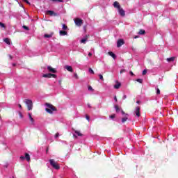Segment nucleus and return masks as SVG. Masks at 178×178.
<instances>
[{
	"instance_id": "f257e3e1",
	"label": "nucleus",
	"mask_w": 178,
	"mask_h": 178,
	"mask_svg": "<svg viewBox=\"0 0 178 178\" xmlns=\"http://www.w3.org/2000/svg\"><path fill=\"white\" fill-rule=\"evenodd\" d=\"M45 106V111L46 112H47V113H50V115H52L54 112H56V108L54 106V105L49 103H46Z\"/></svg>"
},
{
	"instance_id": "f03ea898",
	"label": "nucleus",
	"mask_w": 178,
	"mask_h": 178,
	"mask_svg": "<svg viewBox=\"0 0 178 178\" xmlns=\"http://www.w3.org/2000/svg\"><path fill=\"white\" fill-rule=\"evenodd\" d=\"M49 162L51 166H52L54 169H56V170H59V169H60V166L59 165V164H58V163H56V161H55V160L50 159L49 160Z\"/></svg>"
},
{
	"instance_id": "7ed1b4c3",
	"label": "nucleus",
	"mask_w": 178,
	"mask_h": 178,
	"mask_svg": "<svg viewBox=\"0 0 178 178\" xmlns=\"http://www.w3.org/2000/svg\"><path fill=\"white\" fill-rule=\"evenodd\" d=\"M24 103L27 106L28 111L33 109V101H31V99H26L24 100Z\"/></svg>"
},
{
	"instance_id": "20e7f679",
	"label": "nucleus",
	"mask_w": 178,
	"mask_h": 178,
	"mask_svg": "<svg viewBox=\"0 0 178 178\" xmlns=\"http://www.w3.org/2000/svg\"><path fill=\"white\" fill-rule=\"evenodd\" d=\"M20 159H22V161L24 159H26L27 162H30V154H29L28 153H25V156H21Z\"/></svg>"
},
{
	"instance_id": "39448f33",
	"label": "nucleus",
	"mask_w": 178,
	"mask_h": 178,
	"mask_svg": "<svg viewBox=\"0 0 178 178\" xmlns=\"http://www.w3.org/2000/svg\"><path fill=\"white\" fill-rule=\"evenodd\" d=\"M74 23L76 26H81V24H83V20L79 19V18H76L74 19Z\"/></svg>"
},
{
	"instance_id": "423d86ee",
	"label": "nucleus",
	"mask_w": 178,
	"mask_h": 178,
	"mask_svg": "<svg viewBox=\"0 0 178 178\" xmlns=\"http://www.w3.org/2000/svg\"><path fill=\"white\" fill-rule=\"evenodd\" d=\"M74 134H73V136L75 138H77V136L78 137H81L83 136V134L81 133H80L79 131H76L74 130Z\"/></svg>"
},
{
	"instance_id": "0eeeda50",
	"label": "nucleus",
	"mask_w": 178,
	"mask_h": 178,
	"mask_svg": "<svg viewBox=\"0 0 178 178\" xmlns=\"http://www.w3.org/2000/svg\"><path fill=\"white\" fill-rule=\"evenodd\" d=\"M118 13L122 17L126 15V12H124V10L122 8H118Z\"/></svg>"
},
{
	"instance_id": "6e6552de",
	"label": "nucleus",
	"mask_w": 178,
	"mask_h": 178,
	"mask_svg": "<svg viewBox=\"0 0 178 178\" xmlns=\"http://www.w3.org/2000/svg\"><path fill=\"white\" fill-rule=\"evenodd\" d=\"M47 13L50 16H59V14L52 10H47Z\"/></svg>"
},
{
	"instance_id": "1a4fd4ad",
	"label": "nucleus",
	"mask_w": 178,
	"mask_h": 178,
	"mask_svg": "<svg viewBox=\"0 0 178 178\" xmlns=\"http://www.w3.org/2000/svg\"><path fill=\"white\" fill-rule=\"evenodd\" d=\"M123 44H124V42L123 41L122 39L118 40L117 42L118 48H120V47H122V45H123Z\"/></svg>"
},
{
	"instance_id": "9d476101",
	"label": "nucleus",
	"mask_w": 178,
	"mask_h": 178,
	"mask_svg": "<svg viewBox=\"0 0 178 178\" xmlns=\"http://www.w3.org/2000/svg\"><path fill=\"white\" fill-rule=\"evenodd\" d=\"M140 106H137L135 109V113L138 118H140Z\"/></svg>"
},
{
	"instance_id": "9b49d317",
	"label": "nucleus",
	"mask_w": 178,
	"mask_h": 178,
	"mask_svg": "<svg viewBox=\"0 0 178 178\" xmlns=\"http://www.w3.org/2000/svg\"><path fill=\"white\" fill-rule=\"evenodd\" d=\"M28 116H29V120H30V121H31V124H32L33 126H34V124H35V121H34V118H33V117L31 116V113H28Z\"/></svg>"
},
{
	"instance_id": "f8f14e48",
	"label": "nucleus",
	"mask_w": 178,
	"mask_h": 178,
	"mask_svg": "<svg viewBox=\"0 0 178 178\" xmlns=\"http://www.w3.org/2000/svg\"><path fill=\"white\" fill-rule=\"evenodd\" d=\"M88 37H90V35H86L85 38L81 39L80 42L81 44H86V42H87V40H88Z\"/></svg>"
},
{
	"instance_id": "ddd939ff",
	"label": "nucleus",
	"mask_w": 178,
	"mask_h": 178,
	"mask_svg": "<svg viewBox=\"0 0 178 178\" xmlns=\"http://www.w3.org/2000/svg\"><path fill=\"white\" fill-rule=\"evenodd\" d=\"M47 70H49V72H50V73H56V70H55L51 66H48Z\"/></svg>"
},
{
	"instance_id": "4468645a",
	"label": "nucleus",
	"mask_w": 178,
	"mask_h": 178,
	"mask_svg": "<svg viewBox=\"0 0 178 178\" xmlns=\"http://www.w3.org/2000/svg\"><path fill=\"white\" fill-rule=\"evenodd\" d=\"M114 8H116V9L119 10L120 7V4H119V2L115 1L113 3Z\"/></svg>"
},
{
	"instance_id": "2eb2a0df",
	"label": "nucleus",
	"mask_w": 178,
	"mask_h": 178,
	"mask_svg": "<svg viewBox=\"0 0 178 178\" xmlns=\"http://www.w3.org/2000/svg\"><path fill=\"white\" fill-rule=\"evenodd\" d=\"M65 69H66L68 72H73V67L70 65H65Z\"/></svg>"
},
{
	"instance_id": "dca6fc26",
	"label": "nucleus",
	"mask_w": 178,
	"mask_h": 178,
	"mask_svg": "<svg viewBox=\"0 0 178 178\" xmlns=\"http://www.w3.org/2000/svg\"><path fill=\"white\" fill-rule=\"evenodd\" d=\"M59 34L61 36L67 35V32L66 31H60Z\"/></svg>"
},
{
	"instance_id": "f3484780",
	"label": "nucleus",
	"mask_w": 178,
	"mask_h": 178,
	"mask_svg": "<svg viewBox=\"0 0 178 178\" xmlns=\"http://www.w3.org/2000/svg\"><path fill=\"white\" fill-rule=\"evenodd\" d=\"M51 73L49 74H44L42 75V77H44V79H51Z\"/></svg>"
},
{
	"instance_id": "a211bd4d",
	"label": "nucleus",
	"mask_w": 178,
	"mask_h": 178,
	"mask_svg": "<svg viewBox=\"0 0 178 178\" xmlns=\"http://www.w3.org/2000/svg\"><path fill=\"white\" fill-rule=\"evenodd\" d=\"M54 35V33L50 34H44V38H51V37Z\"/></svg>"
},
{
	"instance_id": "6ab92c4d",
	"label": "nucleus",
	"mask_w": 178,
	"mask_h": 178,
	"mask_svg": "<svg viewBox=\"0 0 178 178\" xmlns=\"http://www.w3.org/2000/svg\"><path fill=\"white\" fill-rule=\"evenodd\" d=\"M120 83L118 82L115 86H114V88H115V90H118L119 88H120Z\"/></svg>"
},
{
	"instance_id": "aec40b11",
	"label": "nucleus",
	"mask_w": 178,
	"mask_h": 178,
	"mask_svg": "<svg viewBox=\"0 0 178 178\" xmlns=\"http://www.w3.org/2000/svg\"><path fill=\"white\" fill-rule=\"evenodd\" d=\"M3 41L6 44H8V45H10V40H9V38H4Z\"/></svg>"
},
{
	"instance_id": "412c9836",
	"label": "nucleus",
	"mask_w": 178,
	"mask_h": 178,
	"mask_svg": "<svg viewBox=\"0 0 178 178\" xmlns=\"http://www.w3.org/2000/svg\"><path fill=\"white\" fill-rule=\"evenodd\" d=\"M108 55H110V56H112V58H113V59H115V58H116V55L114 54L113 52H112V51H109V52H108Z\"/></svg>"
},
{
	"instance_id": "4be33fe9",
	"label": "nucleus",
	"mask_w": 178,
	"mask_h": 178,
	"mask_svg": "<svg viewBox=\"0 0 178 178\" xmlns=\"http://www.w3.org/2000/svg\"><path fill=\"white\" fill-rule=\"evenodd\" d=\"M138 34H140V35H143V34H145V31L140 29L138 32Z\"/></svg>"
},
{
	"instance_id": "5701e85b",
	"label": "nucleus",
	"mask_w": 178,
	"mask_h": 178,
	"mask_svg": "<svg viewBox=\"0 0 178 178\" xmlns=\"http://www.w3.org/2000/svg\"><path fill=\"white\" fill-rule=\"evenodd\" d=\"M167 60L168 62H173L175 60V57L168 58H167Z\"/></svg>"
},
{
	"instance_id": "b1692460",
	"label": "nucleus",
	"mask_w": 178,
	"mask_h": 178,
	"mask_svg": "<svg viewBox=\"0 0 178 178\" xmlns=\"http://www.w3.org/2000/svg\"><path fill=\"white\" fill-rule=\"evenodd\" d=\"M114 108H115L117 113L120 111V108H119V106H118V105H115Z\"/></svg>"
},
{
	"instance_id": "393cba45",
	"label": "nucleus",
	"mask_w": 178,
	"mask_h": 178,
	"mask_svg": "<svg viewBox=\"0 0 178 178\" xmlns=\"http://www.w3.org/2000/svg\"><path fill=\"white\" fill-rule=\"evenodd\" d=\"M127 117H125V118H123L122 119V123H124V122H127Z\"/></svg>"
},
{
	"instance_id": "a878e982",
	"label": "nucleus",
	"mask_w": 178,
	"mask_h": 178,
	"mask_svg": "<svg viewBox=\"0 0 178 178\" xmlns=\"http://www.w3.org/2000/svg\"><path fill=\"white\" fill-rule=\"evenodd\" d=\"M63 30H67V26L65 24H63Z\"/></svg>"
},
{
	"instance_id": "bb28decb",
	"label": "nucleus",
	"mask_w": 178,
	"mask_h": 178,
	"mask_svg": "<svg viewBox=\"0 0 178 178\" xmlns=\"http://www.w3.org/2000/svg\"><path fill=\"white\" fill-rule=\"evenodd\" d=\"M88 91H94V89H92V87H91V86H89L88 87Z\"/></svg>"
},
{
	"instance_id": "cd10ccee",
	"label": "nucleus",
	"mask_w": 178,
	"mask_h": 178,
	"mask_svg": "<svg viewBox=\"0 0 178 178\" xmlns=\"http://www.w3.org/2000/svg\"><path fill=\"white\" fill-rule=\"evenodd\" d=\"M22 27H23V29H24V30H26V31L30 30V29H29V27L26 26V25H24Z\"/></svg>"
},
{
	"instance_id": "c85d7f7f",
	"label": "nucleus",
	"mask_w": 178,
	"mask_h": 178,
	"mask_svg": "<svg viewBox=\"0 0 178 178\" xmlns=\"http://www.w3.org/2000/svg\"><path fill=\"white\" fill-rule=\"evenodd\" d=\"M136 81H137L138 83H140V84L143 83V79H136Z\"/></svg>"
},
{
	"instance_id": "c756f323",
	"label": "nucleus",
	"mask_w": 178,
	"mask_h": 178,
	"mask_svg": "<svg viewBox=\"0 0 178 178\" xmlns=\"http://www.w3.org/2000/svg\"><path fill=\"white\" fill-rule=\"evenodd\" d=\"M52 2H63V0H51Z\"/></svg>"
},
{
	"instance_id": "7c9ffc66",
	"label": "nucleus",
	"mask_w": 178,
	"mask_h": 178,
	"mask_svg": "<svg viewBox=\"0 0 178 178\" xmlns=\"http://www.w3.org/2000/svg\"><path fill=\"white\" fill-rule=\"evenodd\" d=\"M89 73H90L91 74H94V70H92V69L89 68Z\"/></svg>"
},
{
	"instance_id": "2f4dec72",
	"label": "nucleus",
	"mask_w": 178,
	"mask_h": 178,
	"mask_svg": "<svg viewBox=\"0 0 178 178\" xmlns=\"http://www.w3.org/2000/svg\"><path fill=\"white\" fill-rule=\"evenodd\" d=\"M99 77L100 79V80H102V81H104V76H102V74H99Z\"/></svg>"
},
{
	"instance_id": "473e14b6",
	"label": "nucleus",
	"mask_w": 178,
	"mask_h": 178,
	"mask_svg": "<svg viewBox=\"0 0 178 178\" xmlns=\"http://www.w3.org/2000/svg\"><path fill=\"white\" fill-rule=\"evenodd\" d=\"M51 77H53L54 79H56V74H51Z\"/></svg>"
},
{
	"instance_id": "72a5a7b5",
	"label": "nucleus",
	"mask_w": 178,
	"mask_h": 178,
	"mask_svg": "<svg viewBox=\"0 0 178 178\" xmlns=\"http://www.w3.org/2000/svg\"><path fill=\"white\" fill-rule=\"evenodd\" d=\"M0 27L5 28V24L0 22Z\"/></svg>"
},
{
	"instance_id": "f704fd0d",
	"label": "nucleus",
	"mask_w": 178,
	"mask_h": 178,
	"mask_svg": "<svg viewBox=\"0 0 178 178\" xmlns=\"http://www.w3.org/2000/svg\"><path fill=\"white\" fill-rule=\"evenodd\" d=\"M147 70H144L143 72V76H145V74H147Z\"/></svg>"
},
{
	"instance_id": "c9c22d12",
	"label": "nucleus",
	"mask_w": 178,
	"mask_h": 178,
	"mask_svg": "<svg viewBox=\"0 0 178 178\" xmlns=\"http://www.w3.org/2000/svg\"><path fill=\"white\" fill-rule=\"evenodd\" d=\"M115 114L110 115V119H115Z\"/></svg>"
},
{
	"instance_id": "e433bc0d",
	"label": "nucleus",
	"mask_w": 178,
	"mask_h": 178,
	"mask_svg": "<svg viewBox=\"0 0 178 178\" xmlns=\"http://www.w3.org/2000/svg\"><path fill=\"white\" fill-rule=\"evenodd\" d=\"M156 94H161V90H159V88H156Z\"/></svg>"
},
{
	"instance_id": "4c0bfd02",
	"label": "nucleus",
	"mask_w": 178,
	"mask_h": 178,
	"mask_svg": "<svg viewBox=\"0 0 178 178\" xmlns=\"http://www.w3.org/2000/svg\"><path fill=\"white\" fill-rule=\"evenodd\" d=\"M125 72H126V70H121L120 73V74H122V73H125Z\"/></svg>"
},
{
	"instance_id": "58836bf2",
	"label": "nucleus",
	"mask_w": 178,
	"mask_h": 178,
	"mask_svg": "<svg viewBox=\"0 0 178 178\" xmlns=\"http://www.w3.org/2000/svg\"><path fill=\"white\" fill-rule=\"evenodd\" d=\"M74 77H75V79H79V76L77 75L76 73L74 74Z\"/></svg>"
},
{
	"instance_id": "ea45409f",
	"label": "nucleus",
	"mask_w": 178,
	"mask_h": 178,
	"mask_svg": "<svg viewBox=\"0 0 178 178\" xmlns=\"http://www.w3.org/2000/svg\"><path fill=\"white\" fill-rule=\"evenodd\" d=\"M59 137V133H56L55 135V138H58Z\"/></svg>"
},
{
	"instance_id": "a19ab883",
	"label": "nucleus",
	"mask_w": 178,
	"mask_h": 178,
	"mask_svg": "<svg viewBox=\"0 0 178 178\" xmlns=\"http://www.w3.org/2000/svg\"><path fill=\"white\" fill-rule=\"evenodd\" d=\"M114 101L115 102H118V97L116 96H114Z\"/></svg>"
},
{
	"instance_id": "79ce46f5",
	"label": "nucleus",
	"mask_w": 178,
	"mask_h": 178,
	"mask_svg": "<svg viewBox=\"0 0 178 178\" xmlns=\"http://www.w3.org/2000/svg\"><path fill=\"white\" fill-rule=\"evenodd\" d=\"M23 1H24V2H26V3H28V5L30 4V2H29V1H27V0H23Z\"/></svg>"
},
{
	"instance_id": "37998d69",
	"label": "nucleus",
	"mask_w": 178,
	"mask_h": 178,
	"mask_svg": "<svg viewBox=\"0 0 178 178\" xmlns=\"http://www.w3.org/2000/svg\"><path fill=\"white\" fill-rule=\"evenodd\" d=\"M86 120L90 122V117L88 115H86Z\"/></svg>"
},
{
	"instance_id": "c03bdc74",
	"label": "nucleus",
	"mask_w": 178,
	"mask_h": 178,
	"mask_svg": "<svg viewBox=\"0 0 178 178\" xmlns=\"http://www.w3.org/2000/svg\"><path fill=\"white\" fill-rule=\"evenodd\" d=\"M129 74H131V76H134V74L131 71L129 72Z\"/></svg>"
},
{
	"instance_id": "a18cd8bd",
	"label": "nucleus",
	"mask_w": 178,
	"mask_h": 178,
	"mask_svg": "<svg viewBox=\"0 0 178 178\" xmlns=\"http://www.w3.org/2000/svg\"><path fill=\"white\" fill-rule=\"evenodd\" d=\"M126 98H127V96L124 95L123 97H122V99H126Z\"/></svg>"
},
{
	"instance_id": "49530a36",
	"label": "nucleus",
	"mask_w": 178,
	"mask_h": 178,
	"mask_svg": "<svg viewBox=\"0 0 178 178\" xmlns=\"http://www.w3.org/2000/svg\"><path fill=\"white\" fill-rule=\"evenodd\" d=\"M88 56H92V54H91V52L88 53Z\"/></svg>"
},
{
	"instance_id": "de8ad7c7",
	"label": "nucleus",
	"mask_w": 178,
	"mask_h": 178,
	"mask_svg": "<svg viewBox=\"0 0 178 178\" xmlns=\"http://www.w3.org/2000/svg\"><path fill=\"white\" fill-rule=\"evenodd\" d=\"M88 107L91 108V105L90 104H88Z\"/></svg>"
},
{
	"instance_id": "09e8293b",
	"label": "nucleus",
	"mask_w": 178,
	"mask_h": 178,
	"mask_svg": "<svg viewBox=\"0 0 178 178\" xmlns=\"http://www.w3.org/2000/svg\"><path fill=\"white\" fill-rule=\"evenodd\" d=\"M20 118H23V115H22V113H19Z\"/></svg>"
},
{
	"instance_id": "8fccbe9b",
	"label": "nucleus",
	"mask_w": 178,
	"mask_h": 178,
	"mask_svg": "<svg viewBox=\"0 0 178 178\" xmlns=\"http://www.w3.org/2000/svg\"><path fill=\"white\" fill-rule=\"evenodd\" d=\"M141 102H140V100H138L137 102H136V104H140Z\"/></svg>"
},
{
	"instance_id": "3c124183",
	"label": "nucleus",
	"mask_w": 178,
	"mask_h": 178,
	"mask_svg": "<svg viewBox=\"0 0 178 178\" xmlns=\"http://www.w3.org/2000/svg\"><path fill=\"white\" fill-rule=\"evenodd\" d=\"M18 106H19V108H22V105L21 104H19Z\"/></svg>"
},
{
	"instance_id": "603ef678",
	"label": "nucleus",
	"mask_w": 178,
	"mask_h": 178,
	"mask_svg": "<svg viewBox=\"0 0 178 178\" xmlns=\"http://www.w3.org/2000/svg\"><path fill=\"white\" fill-rule=\"evenodd\" d=\"M122 115H124V111H122Z\"/></svg>"
},
{
	"instance_id": "864d4df0",
	"label": "nucleus",
	"mask_w": 178,
	"mask_h": 178,
	"mask_svg": "<svg viewBox=\"0 0 178 178\" xmlns=\"http://www.w3.org/2000/svg\"><path fill=\"white\" fill-rule=\"evenodd\" d=\"M134 38L136 39V38H138V36H134Z\"/></svg>"
},
{
	"instance_id": "5fc2aeb1",
	"label": "nucleus",
	"mask_w": 178,
	"mask_h": 178,
	"mask_svg": "<svg viewBox=\"0 0 178 178\" xmlns=\"http://www.w3.org/2000/svg\"><path fill=\"white\" fill-rule=\"evenodd\" d=\"M9 58L10 59H12V56L10 55H9Z\"/></svg>"
},
{
	"instance_id": "6e6d98bb",
	"label": "nucleus",
	"mask_w": 178,
	"mask_h": 178,
	"mask_svg": "<svg viewBox=\"0 0 178 178\" xmlns=\"http://www.w3.org/2000/svg\"><path fill=\"white\" fill-rule=\"evenodd\" d=\"M13 66H16V64H15V63H13Z\"/></svg>"
}]
</instances>
